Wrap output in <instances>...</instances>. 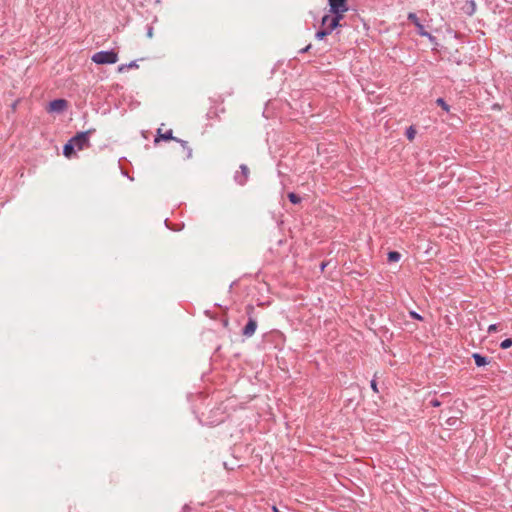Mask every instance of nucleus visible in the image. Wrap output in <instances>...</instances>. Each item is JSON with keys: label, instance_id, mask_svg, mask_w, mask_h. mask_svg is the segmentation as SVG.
Returning a JSON list of instances; mask_svg holds the SVG:
<instances>
[{"label": "nucleus", "instance_id": "c756f323", "mask_svg": "<svg viewBox=\"0 0 512 512\" xmlns=\"http://www.w3.org/2000/svg\"><path fill=\"white\" fill-rule=\"evenodd\" d=\"M253 311H254V307H253V306H251V305H249V306L247 307V314H249V315H250V313H252Z\"/></svg>", "mask_w": 512, "mask_h": 512}, {"label": "nucleus", "instance_id": "6e6552de", "mask_svg": "<svg viewBox=\"0 0 512 512\" xmlns=\"http://www.w3.org/2000/svg\"><path fill=\"white\" fill-rule=\"evenodd\" d=\"M408 19L414 23V25L418 29V33L421 36H430L429 33L425 30L424 26L420 23L418 17L415 13H409Z\"/></svg>", "mask_w": 512, "mask_h": 512}, {"label": "nucleus", "instance_id": "ddd939ff", "mask_svg": "<svg viewBox=\"0 0 512 512\" xmlns=\"http://www.w3.org/2000/svg\"><path fill=\"white\" fill-rule=\"evenodd\" d=\"M330 31L327 30L326 27H321V29L316 33V38L318 40H322L324 37H326L327 35H330Z\"/></svg>", "mask_w": 512, "mask_h": 512}, {"label": "nucleus", "instance_id": "dca6fc26", "mask_svg": "<svg viewBox=\"0 0 512 512\" xmlns=\"http://www.w3.org/2000/svg\"><path fill=\"white\" fill-rule=\"evenodd\" d=\"M475 9H476V5H475V2L474 1H468L466 3V12L469 14V15H472L474 12H475Z\"/></svg>", "mask_w": 512, "mask_h": 512}, {"label": "nucleus", "instance_id": "1a4fd4ad", "mask_svg": "<svg viewBox=\"0 0 512 512\" xmlns=\"http://www.w3.org/2000/svg\"><path fill=\"white\" fill-rule=\"evenodd\" d=\"M472 358L474 359L477 367H482L490 363V359L480 353H473Z\"/></svg>", "mask_w": 512, "mask_h": 512}, {"label": "nucleus", "instance_id": "a878e982", "mask_svg": "<svg viewBox=\"0 0 512 512\" xmlns=\"http://www.w3.org/2000/svg\"><path fill=\"white\" fill-rule=\"evenodd\" d=\"M497 330H498V325H497V324H491V325L488 327V332H489V333L496 332Z\"/></svg>", "mask_w": 512, "mask_h": 512}, {"label": "nucleus", "instance_id": "7c9ffc66", "mask_svg": "<svg viewBox=\"0 0 512 512\" xmlns=\"http://www.w3.org/2000/svg\"><path fill=\"white\" fill-rule=\"evenodd\" d=\"M189 511H190V507L188 505H184L182 508V512H189Z\"/></svg>", "mask_w": 512, "mask_h": 512}, {"label": "nucleus", "instance_id": "f03ea898", "mask_svg": "<svg viewBox=\"0 0 512 512\" xmlns=\"http://www.w3.org/2000/svg\"><path fill=\"white\" fill-rule=\"evenodd\" d=\"M94 132L95 129L79 132L71 138V141L78 150H82L86 147H89V136Z\"/></svg>", "mask_w": 512, "mask_h": 512}, {"label": "nucleus", "instance_id": "b1692460", "mask_svg": "<svg viewBox=\"0 0 512 512\" xmlns=\"http://www.w3.org/2000/svg\"><path fill=\"white\" fill-rule=\"evenodd\" d=\"M430 405L433 406V407H440L441 406V402L436 399V398H433L430 400Z\"/></svg>", "mask_w": 512, "mask_h": 512}, {"label": "nucleus", "instance_id": "20e7f679", "mask_svg": "<svg viewBox=\"0 0 512 512\" xmlns=\"http://www.w3.org/2000/svg\"><path fill=\"white\" fill-rule=\"evenodd\" d=\"M249 175L250 170L248 166L245 164H241L239 170L236 171L234 175V179L239 185H244L248 181Z\"/></svg>", "mask_w": 512, "mask_h": 512}, {"label": "nucleus", "instance_id": "c85d7f7f", "mask_svg": "<svg viewBox=\"0 0 512 512\" xmlns=\"http://www.w3.org/2000/svg\"><path fill=\"white\" fill-rule=\"evenodd\" d=\"M311 48V44L307 45L305 48L301 49L300 52L301 53H304V52H308Z\"/></svg>", "mask_w": 512, "mask_h": 512}, {"label": "nucleus", "instance_id": "0eeeda50", "mask_svg": "<svg viewBox=\"0 0 512 512\" xmlns=\"http://www.w3.org/2000/svg\"><path fill=\"white\" fill-rule=\"evenodd\" d=\"M341 24L339 22L335 21L334 18H332L330 15H324L321 20V27H326L327 30L332 33L333 30H335L337 27H340Z\"/></svg>", "mask_w": 512, "mask_h": 512}, {"label": "nucleus", "instance_id": "9b49d317", "mask_svg": "<svg viewBox=\"0 0 512 512\" xmlns=\"http://www.w3.org/2000/svg\"><path fill=\"white\" fill-rule=\"evenodd\" d=\"M76 147L74 146V144L72 143L71 139L64 145V148H63V154L65 157L67 158H71L72 155H74V149Z\"/></svg>", "mask_w": 512, "mask_h": 512}, {"label": "nucleus", "instance_id": "6ab92c4d", "mask_svg": "<svg viewBox=\"0 0 512 512\" xmlns=\"http://www.w3.org/2000/svg\"><path fill=\"white\" fill-rule=\"evenodd\" d=\"M512 346V339L511 338H507V339H504L501 343H500V348L501 349H508Z\"/></svg>", "mask_w": 512, "mask_h": 512}, {"label": "nucleus", "instance_id": "393cba45", "mask_svg": "<svg viewBox=\"0 0 512 512\" xmlns=\"http://www.w3.org/2000/svg\"><path fill=\"white\" fill-rule=\"evenodd\" d=\"M165 225H166V227H167L168 229H171V230H174V231H179V230H181V229H182V227H183V225H182L181 227H179V228H175V227L170 226V224H169V222H168V219H165Z\"/></svg>", "mask_w": 512, "mask_h": 512}, {"label": "nucleus", "instance_id": "cd10ccee", "mask_svg": "<svg viewBox=\"0 0 512 512\" xmlns=\"http://www.w3.org/2000/svg\"><path fill=\"white\" fill-rule=\"evenodd\" d=\"M176 141H177V142H179V143H181V145H182L184 148H187V144H188V143H187V141L180 140V139H178V138H177V140H176Z\"/></svg>", "mask_w": 512, "mask_h": 512}, {"label": "nucleus", "instance_id": "aec40b11", "mask_svg": "<svg viewBox=\"0 0 512 512\" xmlns=\"http://www.w3.org/2000/svg\"><path fill=\"white\" fill-rule=\"evenodd\" d=\"M126 68H128V69H129V68H138V64L136 63V61H131V62H130L129 64H127V65H121V66L119 67V71L121 72V71H123V70H124V69H126Z\"/></svg>", "mask_w": 512, "mask_h": 512}, {"label": "nucleus", "instance_id": "bb28decb", "mask_svg": "<svg viewBox=\"0 0 512 512\" xmlns=\"http://www.w3.org/2000/svg\"><path fill=\"white\" fill-rule=\"evenodd\" d=\"M147 36L149 38H151L153 36V28L152 27H148V30H147Z\"/></svg>", "mask_w": 512, "mask_h": 512}, {"label": "nucleus", "instance_id": "f257e3e1", "mask_svg": "<svg viewBox=\"0 0 512 512\" xmlns=\"http://www.w3.org/2000/svg\"><path fill=\"white\" fill-rule=\"evenodd\" d=\"M91 60L99 65L114 64L118 61V54L113 50L99 51L93 54Z\"/></svg>", "mask_w": 512, "mask_h": 512}, {"label": "nucleus", "instance_id": "4be33fe9", "mask_svg": "<svg viewBox=\"0 0 512 512\" xmlns=\"http://www.w3.org/2000/svg\"><path fill=\"white\" fill-rule=\"evenodd\" d=\"M409 315L412 319H415V320H418V321H422L423 320V317L416 311H410L409 312Z\"/></svg>", "mask_w": 512, "mask_h": 512}, {"label": "nucleus", "instance_id": "f8f14e48", "mask_svg": "<svg viewBox=\"0 0 512 512\" xmlns=\"http://www.w3.org/2000/svg\"><path fill=\"white\" fill-rule=\"evenodd\" d=\"M401 258V254L398 251H390L387 254V260L388 262H398Z\"/></svg>", "mask_w": 512, "mask_h": 512}, {"label": "nucleus", "instance_id": "5701e85b", "mask_svg": "<svg viewBox=\"0 0 512 512\" xmlns=\"http://www.w3.org/2000/svg\"><path fill=\"white\" fill-rule=\"evenodd\" d=\"M370 387H371V389H372L374 392H376V393L378 392L377 382H376V380H375V379H372V380L370 381Z\"/></svg>", "mask_w": 512, "mask_h": 512}, {"label": "nucleus", "instance_id": "2f4dec72", "mask_svg": "<svg viewBox=\"0 0 512 512\" xmlns=\"http://www.w3.org/2000/svg\"><path fill=\"white\" fill-rule=\"evenodd\" d=\"M325 266H326V264H325V263H322V264H321V270H322V271L324 270Z\"/></svg>", "mask_w": 512, "mask_h": 512}, {"label": "nucleus", "instance_id": "9d476101", "mask_svg": "<svg viewBox=\"0 0 512 512\" xmlns=\"http://www.w3.org/2000/svg\"><path fill=\"white\" fill-rule=\"evenodd\" d=\"M158 135L157 137L155 138V142L157 143L160 139L162 140H174L176 141L177 138L173 136V132L171 129H169L168 131H166L165 133H161V129H158Z\"/></svg>", "mask_w": 512, "mask_h": 512}, {"label": "nucleus", "instance_id": "412c9836", "mask_svg": "<svg viewBox=\"0 0 512 512\" xmlns=\"http://www.w3.org/2000/svg\"><path fill=\"white\" fill-rule=\"evenodd\" d=\"M446 423L449 425V426H456L457 423H458V417L456 416H451L449 417L447 420H446Z\"/></svg>", "mask_w": 512, "mask_h": 512}, {"label": "nucleus", "instance_id": "2eb2a0df", "mask_svg": "<svg viewBox=\"0 0 512 512\" xmlns=\"http://www.w3.org/2000/svg\"><path fill=\"white\" fill-rule=\"evenodd\" d=\"M291 203L299 204L302 201L300 194H287Z\"/></svg>", "mask_w": 512, "mask_h": 512}, {"label": "nucleus", "instance_id": "7ed1b4c3", "mask_svg": "<svg viewBox=\"0 0 512 512\" xmlns=\"http://www.w3.org/2000/svg\"><path fill=\"white\" fill-rule=\"evenodd\" d=\"M68 106V102L65 99H55L48 105L47 111L49 113H62Z\"/></svg>", "mask_w": 512, "mask_h": 512}, {"label": "nucleus", "instance_id": "f3484780", "mask_svg": "<svg viewBox=\"0 0 512 512\" xmlns=\"http://www.w3.org/2000/svg\"><path fill=\"white\" fill-rule=\"evenodd\" d=\"M436 103H437L440 107H442V109H443V110H445L446 112H449L450 107H449V105L445 102V100H444L443 98H438V99L436 100Z\"/></svg>", "mask_w": 512, "mask_h": 512}, {"label": "nucleus", "instance_id": "4468645a", "mask_svg": "<svg viewBox=\"0 0 512 512\" xmlns=\"http://www.w3.org/2000/svg\"><path fill=\"white\" fill-rule=\"evenodd\" d=\"M329 12L332 14L331 17L334 18L335 21H337L339 23L341 22V20L344 17V14L346 13V12H340V11H329Z\"/></svg>", "mask_w": 512, "mask_h": 512}, {"label": "nucleus", "instance_id": "423d86ee", "mask_svg": "<svg viewBox=\"0 0 512 512\" xmlns=\"http://www.w3.org/2000/svg\"><path fill=\"white\" fill-rule=\"evenodd\" d=\"M257 329V321L253 317H249L248 322L242 329V335L246 338H250L254 335Z\"/></svg>", "mask_w": 512, "mask_h": 512}, {"label": "nucleus", "instance_id": "39448f33", "mask_svg": "<svg viewBox=\"0 0 512 512\" xmlns=\"http://www.w3.org/2000/svg\"><path fill=\"white\" fill-rule=\"evenodd\" d=\"M329 11L347 12L349 10L348 0H328Z\"/></svg>", "mask_w": 512, "mask_h": 512}, {"label": "nucleus", "instance_id": "a211bd4d", "mask_svg": "<svg viewBox=\"0 0 512 512\" xmlns=\"http://www.w3.org/2000/svg\"><path fill=\"white\" fill-rule=\"evenodd\" d=\"M415 135H416V130L410 126L407 130H406V136L407 138L412 141L414 138H415Z\"/></svg>", "mask_w": 512, "mask_h": 512}]
</instances>
